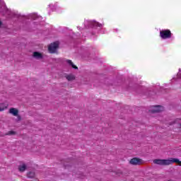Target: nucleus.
Segmentation results:
<instances>
[{
    "label": "nucleus",
    "instance_id": "obj_9",
    "mask_svg": "<svg viewBox=\"0 0 181 181\" xmlns=\"http://www.w3.org/2000/svg\"><path fill=\"white\" fill-rule=\"evenodd\" d=\"M28 169V167L26 166V164L23 163L22 165H20L18 166V170L19 172H25Z\"/></svg>",
    "mask_w": 181,
    "mask_h": 181
},
{
    "label": "nucleus",
    "instance_id": "obj_8",
    "mask_svg": "<svg viewBox=\"0 0 181 181\" xmlns=\"http://www.w3.org/2000/svg\"><path fill=\"white\" fill-rule=\"evenodd\" d=\"M90 25L93 28H103V24L97 22V21H92Z\"/></svg>",
    "mask_w": 181,
    "mask_h": 181
},
{
    "label": "nucleus",
    "instance_id": "obj_13",
    "mask_svg": "<svg viewBox=\"0 0 181 181\" xmlns=\"http://www.w3.org/2000/svg\"><path fill=\"white\" fill-rule=\"evenodd\" d=\"M16 132L13 131H9L8 133L6 134V135H16Z\"/></svg>",
    "mask_w": 181,
    "mask_h": 181
},
{
    "label": "nucleus",
    "instance_id": "obj_14",
    "mask_svg": "<svg viewBox=\"0 0 181 181\" xmlns=\"http://www.w3.org/2000/svg\"><path fill=\"white\" fill-rule=\"evenodd\" d=\"M5 110V106H4V104L0 103V112L4 111Z\"/></svg>",
    "mask_w": 181,
    "mask_h": 181
},
{
    "label": "nucleus",
    "instance_id": "obj_5",
    "mask_svg": "<svg viewBox=\"0 0 181 181\" xmlns=\"http://www.w3.org/2000/svg\"><path fill=\"white\" fill-rule=\"evenodd\" d=\"M163 111V107L160 105L154 106V109L150 110L149 112H151V114H155L156 112H162Z\"/></svg>",
    "mask_w": 181,
    "mask_h": 181
},
{
    "label": "nucleus",
    "instance_id": "obj_7",
    "mask_svg": "<svg viewBox=\"0 0 181 181\" xmlns=\"http://www.w3.org/2000/svg\"><path fill=\"white\" fill-rule=\"evenodd\" d=\"M9 113L12 114V115H13L14 117H18V114H19V110H18V109L16 108L11 107L9 110Z\"/></svg>",
    "mask_w": 181,
    "mask_h": 181
},
{
    "label": "nucleus",
    "instance_id": "obj_3",
    "mask_svg": "<svg viewBox=\"0 0 181 181\" xmlns=\"http://www.w3.org/2000/svg\"><path fill=\"white\" fill-rule=\"evenodd\" d=\"M57 49H59V42L52 43L48 47L49 53H56V50H57Z\"/></svg>",
    "mask_w": 181,
    "mask_h": 181
},
{
    "label": "nucleus",
    "instance_id": "obj_6",
    "mask_svg": "<svg viewBox=\"0 0 181 181\" xmlns=\"http://www.w3.org/2000/svg\"><path fill=\"white\" fill-rule=\"evenodd\" d=\"M33 57L35 59H37V60H40V59H43V54L39 52H34L33 54Z\"/></svg>",
    "mask_w": 181,
    "mask_h": 181
},
{
    "label": "nucleus",
    "instance_id": "obj_12",
    "mask_svg": "<svg viewBox=\"0 0 181 181\" xmlns=\"http://www.w3.org/2000/svg\"><path fill=\"white\" fill-rule=\"evenodd\" d=\"M66 80H68V81H71L74 80L76 77L74 76V75H68L66 76Z\"/></svg>",
    "mask_w": 181,
    "mask_h": 181
},
{
    "label": "nucleus",
    "instance_id": "obj_15",
    "mask_svg": "<svg viewBox=\"0 0 181 181\" xmlns=\"http://www.w3.org/2000/svg\"><path fill=\"white\" fill-rule=\"evenodd\" d=\"M177 78H181V70L180 69H179V72L177 73Z\"/></svg>",
    "mask_w": 181,
    "mask_h": 181
},
{
    "label": "nucleus",
    "instance_id": "obj_4",
    "mask_svg": "<svg viewBox=\"0 0 181 181\" xmlns=\"http://www.w3.org/2000/svg\"><path fill=\"white\" fill-rule=\"evenodd\" d=\"M130 165H142L144 163V160H142V159L141 158H133L130 160L129 161Z\"/></svg>",
    "mask_w": 181,
    "mask_h": 181
},
{
    "label": "nucleus",
    "instance_id": "obj_2",
    "mask_svg": "<svg viewBox=\"0 0 181 181\" xmlns=\"http://www.w3.org/2000/svg\"><path fill=\"white\" fill-rule=\"evenodd\" d=\"M160 37L163 40L170 39V37H172V32L168 29L162 30L160 31Z\"/></svg>",
    "mask_w": 181,
    "mask_h": 181
},
{
    "label": "nucleus",
    "instance_id": "obj_11",
    "mask_svg": "<svg viewBox=\"0 0 181 181\" xmlns=\"http://www.w3.org/2000/svg\"><path fill=\"white\" fill-rule=\"evenodd\" d=\"M35 172H28L27 173V177H28V179H33L35 178Z\"/></svg>",
    "mask_w": 181,
    "mask_h": 181
},
{
    "label": "nucleus",
    "instance_id": "obj_1",
    "mask_svg": "<svg viewBox=\"0 0 181 181\" xmlns=\"http://www.w3.org/2000/svg\"><path fill=\"white\" fill-rule=\"evenodd\" d=\"M155 165H160V166H169V165H173V163H177L179 166H181V161L179 158H170L168 159H155L153 160Z\"/></svg>",
    "mask_w": 181,
    "mask_h": 181
},
{
    "label": "nucleus",
    "instance_id": "obj_17",
    "mask_svg": "<svg viewBox=\"0 0 181 181\" xmlns=\"http://www.w3.org/2000/svg\"><path fill=\"white\" fill-rule=\"evenodd\" d=\"M18 119H21V116H18Z\"/></svg>",
    "mask_w": 181,
    "mask_h": 181
},
{
    "label": "nucleus",
    "instance_id": "obj_10",
    "mask_svg": "<svg viewBox=\"0 0 181 181\" xmlns=\"http://www.w3.org/2000/svg\"><path fill=\"white\" fill-rule=\"evenodd\" d=\"M66 63H68V64H69V66H71L72 69H75L76 70L78 69V67H77V66L74 65V64L73 63V62H71V60L67 59Z\"/></svg>",
    "mask_w": 181,
    "mask_h": 181
},
{
    "label": "nucleus",
    "instance_id": "obj_16",
    "mask_svg": "<svg viewBox=\"0 0 181 181\" xmlns=\"http://www.w3.org/2000/svg\"><path fill=\"white\" fill-rule=\"evenodd\" d=\"M0 26H2V21H0Z\"/></svg>",
    "mask_w": 181,
    "mask_h": 181
}]
</instances>
